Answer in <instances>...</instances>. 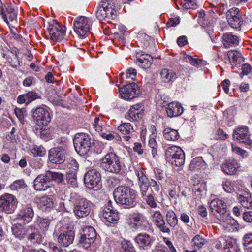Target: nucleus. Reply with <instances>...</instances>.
Returning a JSON list of instances; mask_svg holds the SVG:
<instances>
[{
  "label": "nucleus",
  "mask_w": 252,
  "mask_h": 252,
  "mask_svg": "<svg viewBox=\"0 0 252 252\" xmlns=\"http://www.w3.org/2000/svg\"><path fill=\"white\" fill-rule=\"evenodd\" d=\"M116 202L126 208L134 207L136 205L135 191L125 186H119L113 192Z\"/></svg>",
  "instance_id": "nucleus-1"
},
{
  "label": "nucleus",
  "mask_w": 252,
  "mask_h": 252,
  "mask_svg": "<svg viewBox=\"0 0 252 252\" xmlns=\"http://www.w3.org/2000/svg\"><path fill=\"white\" fill-rule=\"evenodd\" d=\"M210 208L213 215L220 222L231 224L232 220L226 203L220 199H215L210 203Z\"/></svg>",
  "instance_id": "nucleus-2"
},
{
  "label": "nucleus",
  "mask_w": 252,
  "mask_h": 252,
  "mask_svg": "<svg viewBox=\"0 0 252 252\" xmlns=\"http://www.w3.org/2000/svg\"><path fill=\"white\" fill-rule=\"evenodd\" d=\"M96 17L100 21L108 22L114 20L117 16V11L114 0H103L96 12Z\"/></svg>",
  "instance_id": "nucleus-3"
},
{
  "label": "nucleus",
  "mask_w": 252,
  "mask_h": 252,
  "mask_svg": "<svg viewBox=\"0 0 252 252\" xmlns=\"http://www.w3.org/2000/svg\"><path fill=\"white\" fill-rule=\"evenodd\" d=\"M100 166L105 171L118 174L121 170L123 164L116 154L110 152L101 159Z\"/></svg>",
  "instance_id": "nucleus-4"
},
{
  "label": "nucleus",
  "mask_w": 252,
  "mask_h": 252,
  "mask_svg": "<svg viewBox=\"0 0 252 252\" xmlns=\"http://www.w3.org/2000/svg\"><path fill=\"white\" fill-rule=\"evenodd\" d=\"M70 200L73 203V212L76 217L83 218L90 214L91 205L86 198L73 194L71 195Z\"/></svg>",
  "instance_id": "nucleus-5"
},
{
  "label": "nucleus",
  "mask_w": 252,
  "mask_h": 252,
  "mask_svg": "<svg viewBox=\"0 0 252 252\" xmlns=\"http://www.w3.org/2000/svg\"><path fill=\"white\" fill-rule=\"evenodd\" d=\"M73 144L77 153L83 156L90 151L91 146V138L84 133H77L73 139Z\"/></svg>",
  "instance_id": "nucleus-6"
},
{
  "label": "nucleus",
  "mask_w": 252,
  "mask_h": 252,
  "mask_svg": "<svg viewBox=\"0 0 252 252\" xmlns=\"http://www.w3.org/2000/svg\"><path fill=\"white\" fill-rule=\"evenodd\" d=\"M32 118L36 125V129L42 130L47 126L51 120L49 112L43 107H37L32 112ZM38 132L37 131V133Z\"/></svg>",
  "instance_id": "nucleus-7"
},
{
  "label": "nucleus",
  "mask_w": 252,
  "mask_h": 252,
  "mask_svg": "<svg viewBox=\"0 0 252 252\" xmlns=\"http://www.w3.org/2000/svg\"><path fill=\"white\" fill-rule=\"evenodd\" d=\"M90 29L89 19L84 16L77 17L74 22V30L81 38H85Z\"/></svg>",
  "instance_id": "nucleus-8"
},
{
  "label": "nucleus",
  "mask_w": 252,
  "mask_h": 252,
  "mask_svg": "<svg viewBox=\"0 0 252 252\" xmlns=\"http://www.w3.org/2000/svg\"><path fill=\"white\" fill-rule=\"evenodd\" d=\"M50 35V38L53 41L62 40L65 35L66 28L64 26L61 25L57 21H53L49 24L47 28Z\"/></svg>",
  "instance_id": "nucleus-9"
},
{
  "label": "nucleus",
  "mask_w": 252,
  "mask_h": 252,
  "mask_svg": "<svg viewBox=\"0 0 252 252\" xmlns=\"http://www.w3.org/2000/svg\"><path fill=\"white\" fill-rule=\"evenodd\" d=\"M226 15L230 26L235 29L240 28L243 21L238 8L233 7L230 9L226 12Z\"/></svg>",
  "instance_id": "nucleus-10"
},
{
  "label": "nucleus",
  "mask_w": 252,
  "mask_h": 252,
  "mask_svg": "<svg viewBox=\"0 0 252 252\" xmlns=\"http://www.w3.org/2000/svg\"><path fill=\"white\" fill-rule=\"evenodd\" d=\"M134 241L140 250H148L153 246L155 238L146 233H140L134 237Z\"/></svg>",
  "instance_id": "nucleus-11"
},
{
  "label": "nucleus",
  "mask_w": 252,
  "mask_h": 252,
  "mask_svg": "<svg viewBox=\"0 0 252 252\" xmlns=\"http://www.w3.org/2000/svg\"><path fill=\"white\" fill-rule=\"evenodd\" d=\"M16 202L15 197L11 194H5L0 197V209L8 213L14 210Z\"/></svg>",
  "instance_id": "nucleus-12"
},
{
  "label": "nucleus",
  "mask_w": 252,
  "mask_h": 252,
  "mask_svg": "<svg viewBox=\"0 0 252 252\" xmlns=\"http://www.w3.org/2000/svg\"><path fill=\"white\" fill-rule=\"evenodd\" d=\"M100 180V174L95 169L88 171L84 177V181L86 186L90 189H93L96 187Z\"/></svg>",
  "instance_id": "nucleus-13"
},
{
  "label": "nucleus",
  "mask_w": 252,
  "mask_h": 252,
  "mask_svg": "<svg viewBox=\"0 0 252 252\" xmlns=\"http://www.w3.org/2000/svg\"><path fill=\"white\" fill-rule=\"evenodd\" d=\"M67 151L59 148H52L49 151L48 159L50 161L55 164L63 163L65 159Z\"/></svg>",
  "instance_id": "nucleus-14"
},
{
  "label": "nucleus",
  "mask_w": 252,
  "mask_h": 252,
  "mask_svg": "<svg viewBox=\"0 0 252 252\" xmlns=\"http://www.w3.org/2000/svg\"><path fill=\"white\" fill-rule=\"evenodd\" d=\"M233 138L241 142L249 145H252V140L250 138L249 128L246 126L238 127L234 130Z\"/></svg>",
  "instance_id": "nucleus-15"
},
{
  "label": "nucleus",
  "mask_w": 252,
  "mask_h": 252,
  "mask_svg": "<svg viewBox=\"0 0 252 252\" xmlns=\"http://www.w3.org/2000/svg\"><path fill=\"white\" fill-rule=\"evenodd\" d=\"M137 87L136 83L132 82L120 88L119 91L122 96L125 99H132L139 94V91L137 90Z\"/></svg>",
  "instance_id": "nucleus-16"
},
{
  "label": "nucleus",
  "mask_w": 252,
  "mask_h": 252,
  "mask_svg": "<svg viewBox=\"0 0 252 252\" xmlns=\"http://www.w3.org/2000/svg\"><path fill=\"white\" fill-rule=\"evenodd\" d=\"M75 237V231L67 229L60 234L58 237L57 242L60 246L68 247L73 243Z\"/></svg>",
  "instance_id": "nucleus-17"
},
{
  "label": "nucleus",
  "mask_w": 252,
  "mask_h": 252,
  "mask_svg": "<svg viewBox=\"0 0 252 252\" xmlns=\"http://www.w3.org/2000/svg\"><path fill=\"white\" fill-rule=\"evenodd\" d=\"M102 216L104 219L111 223H116L119 220V216L116 210L113 209L111 201H109L107 206L102 211Z\"/></svg>",
  "instance_id": "nucleus-18"
},
{
  "label": "nucleus",
  "mask_w": 252,
  "mask_h": 252,
  "mask_svg": "<svg viewBox=\"0 0 252 252\" xmlns=\"http://www.w3.org/2000/svg\"><path fill=\"white\" fill-rule=\"evenodd\" d=\"M50 186L46 173L38 175L33 181V187L37 191H45Z\"/></svg>",
  "instance_id": "nucleus-19"
},
{
  "label": "nucleus",
  "mask_w": 252,
  "mask_h": 252,
  "mask_svg": "<svg viewBox=\"0 0 252 252\" xmlns=\"http://www.w3.org/2000/svg\"><path fill=\"white\" fill-rule=\"evenodd\" d=\"M34 216L33 209L30 205H26L20 211L17 219L23 221L24 224L28 223L32 220Z\"/></svg>",
  "instance_id": "nucleus-20"
},
{
  "label": "nucleus",
  "mask_w": 252,
  "mask_h": 252,
  "mask_svg": "<svg viewBox=\"0 0 252 252\" xmlns=\"http://www.w3.org/2000/svg\"><path fill=\"white\" fill-rule=\"evenodd\" d=\"M27 239L31 243L39 244L42 242V235L38 229L33 226H29L26 229Z\"/></svg>",
  "instance_id": "nucleus-21"
},
{
  "label": "nucleus",
  "mask_w": 252,
  "mask_h": 252,
  "mask_svg": "<svg viewBox=\"0 0 252 252\" xmlns=\"http://www.w3.org/2000/svg\"><path fill=\"white\" fill-rule=\"evenodd\" d=\"M152 218L153 221L161 231L167 233L170 232V229L166 226L163 217L159 211L154 212Z\"/></svg>",
  "instance_id": "nucleus-22"
},
{
  "label": "nucleus",
  "mask_w": 252,
  "mask_h": 252,
  "mask_svg": "<svg viewBox=\"0 0 252 252\" xmlns=\"http://www.w3.org/2000/svg\"><path fill=\"white\" fill-rule=\"evenodd\" d=\"M166 112L169 117H177L183 112V108L179 103H169L166 107Z\"/></svg>",
  "instance_id": "nucleus-23"
},
{
  "label": "nucleus",
  "mask_w": 252,
  "mask_h": 252,
  "mask_svg": "<svg viewBox=\"0 0 252 252\" xmlns=\"http://www.w3.org/2000/svg\"><path fill=\"white\" fill-rule=\"evenodd\" d=\"M239 164L235 159H229L225 163L223 164L221 167L222 171L228 175L234 174L237 169L239 167Z\"/></svg>",
  "instance_id": "nucleus-24"
},
{
  "label": "nucleus",
  "mask_w": 252,
  "mask_h": 252,
  "mask_svg": "<svg viewBox=\"0 0 252 252\" xmlns=\"http://www.w3.org/2000/svg\"><path fill=\"white\" fill-rule=\"evenodd\" d=\"M0 14L2 15V18L4 21L7 23L9 24L7 15L11 21L16 20L17 17V14L14 8L10 5H8L5 8V10L4 8L2 7L0 11Z\"/></svg>",
  "instance_id": "nucleus-25"
},
{
  "label": "nucleus",
  "mask_w": 252,
  "mask_h": 252,
  "mask_svg": "<svg viewBox=\"0 0 252 252\" xmlns=\"http://www.w3.org/2000/svg\"><path fill=\"white\" fill-rule=\"evenodd\" d=\"M141 197L143 200H144L147 204L151 207L155 208L158 206L156 203V194L153 191V189L151 191L148 190L141 193Z\"/></svg>",
  "instance_id": "nucleus-26"
},
{
  "label": "nucleus",
  "mask_w": 252,
  "mask_h": 252,
  "mask_svg": "<svg viewBox=\"0 0 252 252\" xmlns=\"http://www.w3.org/2000/svg\"><path fill=\"white\" fill-rule=\"evenodd\" d=\"M222 43L226 48L235 46L239 43L238 37L230 33H225L222 37Z\"/></svg>",
  "instance_id": "nucleus-27"
},
{
  "label": "nucleus",
  "mask_w": 252,
  "mask_h": 252,
  "mask_svg": "<svg viewBox=\"0 0 252 252\" xmlns=\"http://www.w3.org/2000/svg\"><path fill=\"white\" fill-rule=\"evenodd\" d=\"M207 164L201 157L194 158L191 161L189 166V169L192 171H199L201 169L204 170L206 168Z\"/></svg>",
  "instance_id": "nucleus-28"
},
{
  "label": "nucleus",
  "mask_w": 252,
  "mask_h": 252,
  "mask_svg": "<svg viewBox=\"0 0 252 252\" xmlns=\"http://www.w3.org/2000/svg\"><path fill=\"white\" fill-rule=\"evenodd\" d=\"M153 62V58L149 54H142L136 59V63L142 68L150 67Z\"/></svg>",
  "instance_id": "nucleus-29"
},
{
  "label": "nucleus",
  "mask_w": 252,
  "mask_h": 252,
  "mask_svg": "<svg viewBox=\"0 0 252 252\" xmlns=\"http://www.w3.org/2000/svg\"><path fill=\"white\" fill-rule=\"evenodd\" d=\"M161 79L162 82L169 83L174 81L177 78L176 73L167 69H162L160 72Z\"/></svg>",
  "instance_id": "nucleus-30"
},
{
  "label": "nucleus",
  "mask_w": 252,
  "mask_h": 252,
  "mask_svg": "<svg viewBox=\"0 0 252 252\" xmlns=\"http://www.w3.org/2000/svg\"><path fill=\"white\" fill-rule=\"evenodd\" d=\"M93 126L95 130L99 133L103 131H105L106 128L109 127V126L106 123L103 119H100L98 117L95 118Z\"/></svg>",
  "instance_id": "nucleus-31"
},
{
  "label": "nucleus",
  "mask_w": 252,
  "mask_h": 252,
  "mask_svg": "<svg viewBox=\"0 0 252 252\" xmlns=\"http://www.w3.org/2000/svg\"><path fill=\"white\" fill-rule=\"evenodd\" d=\"M182 149L178 146H171L168 147L165 151V158L166 160L169 162L171 160H173V158H175L180 152H181Z\"/></svg>",
  "instance_id": "nucleus-32"
},
{
  "label": "nucleus",
  "mask_w": 252,
  "mask_h": 252,
  "mask_svg": "<svg viewBox=\"0 0 252 252\" xmlns=\"http://www.w3.org/2000/svg\"><path fill=\"white\" fill-rule=\"evenodd\" d=\"M242 244L246 252H252V233H248L244 235Z\"/></svg>",
  "instance_id": "nucleus-33"
},
{
  "label": "nucleus",
  "mask_w": 252,
  "mask_h": 252,
  "mask_svg": "<svg viewBox=\"0 0 252 252\" xmlns=\"http://www.w3.org/2000/svg\"><path fill=\"white\" fill-rule=\"evenodd\" d=\"M239 200L243 207L248 209H252V194L247 193L245 195H240Z\"/></svg>",
  "instance_id": "nucleus-34"
},
{
  "label": "nucleus",
  "mask_w": 252,
  "mask_h": 252,
  "mask_svg": "<svg viewBox=\"0 0 252 252\" xmlns=\"http://www.w3.org/2000/svg\"><path fill=\"white\" fill-rule=\"evenodd\" d=\"M100 135L103 139L108 141L113 140L120 141L121 139V137L118 133L107 130V128H106V130L105 131H102L100 133Z\"/></svg>",
  "instance_id": "nucleus-35"
},
{
  "label": "nucleus",
  "mask_w": 252,
  "mask_h": 252,
  "mask_svg": "<svg viewBox=\"0 0 252 252\" xmlns=\"http://www.w3.org/2000/svg\"><path fill=\"white\" fill-rule=\"evenodd\" d=\"M163 136L167 140L176 141L179 137L177 130L166 128L163 131Z\"/></svg>",
  "instance_id": "nucleus-36"
},
{
  "label": "nucleus",
  "mask_w": 252,
  "mask_h": 252,
  "mask_svg": "<svg viewBox=\"0 0 252 252\" xmlns=\"http://www.w3.org/2000/svg\"><path fill=\"white\" fill-rule=\"evenodd\" d=\"M12 230L15 236L20 239L24 238V236L26 235V229H24L22 225L19 223L13 225Z\"/></svg>",
  "instance_id": "nucleus-37"
},
{
  "label": "nucleus",
  "mask_w": 252,
  "mask_h": 252,
  "mask_svg": "<svg viewBox=\"0 0 252 252\" xmlns=\"http://www.w3.org/2000/svg\"><path fill=\"white\" fill-rule=\"evenodd\" d=\"M166 219L168 224L170 226L174 227L177 225L178 219L173 211L170 210L167 212Z\"/></svg>",
  "instance_id": "nucleus-38"
},
{
  "label": "nucleus",
  "mask_w": 252,
  "mask_h": 252,
  "mask_svg": "<svg viewBox=\"0 0 252 252\" xmlns=\"http://www.w3.org/2000/svg\"><path fill=\"white\" fill-rule=\"evenodd\" d=\"M46 173L50 182L55 181L57 183H61L63 180L64 176L62 173L51 171H47Z\"/></svg>",
  "instance_id": "nucleus-39"
},
{
  "label": "nucleus",
  "mask_w": 252,
  "mask_h": 252,
  "mask_svg": "<svg viewBox=\"0 0 252 252\" xmlns=\"http://www.w3.org/2000/svg\"><path fill=\"white\" fill-rule=\"evenodd\" d=\"M172 159L173 160H171L168 162L176 166L180 167L183 165L185 160V154L183 151L182 150L181 152H180L179 153L176 155L175 158H173Z\"/></svg>",
  "instance_id": "nucleus-40"
},
{
  "label": "nucleus",
  "mask_w": 252,
  "mask_h": 252,
  "mask_svg": "<svg viewBox=\"0 0 252 252\" xmlns=\"http://www.w3.org/2000/svg\"><path fill=\"white\" fill-rule=\"evenodd\" d=\"M121 244V252H136L135 247L130 241L124 240Z\"/></svg>",
  "instance_id": "nucleus-41"
},
{
  "label": "nucleus",
  "mask_w": 252,
  "mask_h": 252,
  "mask_svg": "<svg viewBox=\"0 0 252 252\" xmlns=\"http://www.w3.org/2000/svg\"><path fill=\"white\" fill-rule=\"evenodd\" d=\"M143 110H138L134 108H131L128 111V116L129 119L132 121H137L139 119H141L143 116Z\"/></svg>",
  "instance_id": "nucleus-42"
},
{
  "label": "nucleus",
  "mask_w": 252,
  "mask_h": 252,
  "mask_svg": "<svg viewBox=\"0 0 252 252\" xmlns=\"http://www.w3.org/2000/svg\"><path fill=\"white\" fill-rule=\"evenodd\" d=\"M37 222L39 227L45 234L49 230L51 220L47 218H39L37 220Z\"/></svg>",
  "instance_id": "nucleus-43"
},
{
  "label": "nucleus",
  "mask_w": 252,
  "mask_h": 252,
  "mask_svg": "<svg viewBox=\"0 0 252 252\" xmlns=\"http://www.w3.org/2000/svg\"><path fill=\"white\" fill-rule=\"evenodd\" d=\"M118 129L124 135L130 134L134 131L132 126L129 123H124L121 124L118 127Z\"/></svg>",
  "instance_id": "nucleus-44"
},
{
  "label": "nucleus",
  "mask_w": 252,
  "mask_h": 252,
  "mask_svg": "<svg viewBox=\"0 0 252 252\" xmlns=\"http://www.w3.org/2000/svg\"><path fill=\"white\" fill-rule=\"evenodd\" d=\"M66 180L72 187H77V172L75 171H69L66 174Z\"/></svg>",
  "instance_id": "nucleus-45"
},
{
  "label": "nucleus",
  "mask_w": 252,
  "mask_h": 252,
  "mask_svg": "<svg viewBox=\"0 0 252 252\" xmlns=\"http://www.w3.org/2000/svg\"><path fill=\"white\" fill-rule=\"evenodd\" d=\"M83 235L90 239L94 241L96 237V233L94 228L89 226L83 230Z\"/></svg>",
  "instance_id": "nucleus-46"
},
{
  "label": "nucleus",
  "mask_w": 252,
  "mask_h": 252,
  "mask_svg": "<svg viewBox=\"0 0 252 252\" xmlns=\"http://www.w3.org/2000/svg\"><path fill=\"white\" fill-rule=\"evenodd\" d=\"M181 5L185 9H195L197 7L196 0H182Z\"/></svg>",
  "instance_id": "nucleus-47"
},
{
  "label": "nucleus",
  "mask_w": 252,
  "mask_h": 252,
  "mask_svg": "<svg viewBox=\"0 0 252 252\" xmlns=\"http://www.w3.org/2000/svg\"><path fill=\"white\" fill-rule=\"evenodd\" d=\"M94 242L92 239L87 238L83 234L81 235L79 240V245L86 249L90 248Z\"/></svg>",
  "instance_id": "nucleus-48"
},
{
  "label": "nucleus",
  "mask_w": 252,
  "mask_h": 252,
  "mask_svg": "<svg viewBox=\"0 0 252 252\" xmlns=\"http://www.w3.org/2000/svg\"><path fill=\"white\" fill-rule=\"evenodd\" d=\"M56 147L54 148H59L60 149L63 148L64 151H67L68 145L67 139L65 137H61L56 140Z\"/></svg>",
  "instance_id": "nucleus-49"
},
{
  "label": "nucleus",
  "mask_w": 252,
  "mask_h": 252,
  "mask_svg": "<svg viewBox=\"0 0 252 252\" xmlns=\"http://www.w3.org/2000/svg\"><path fill=\"white\" fill-rule=\"evenodd\" d=\"M154 137H155L154 134H152L149 140V146L152 149L151 153L153 157H155L157 155L158 145Z\"/></svg>",
  "instance_id": "nucleus-50"
},
{
  "label": "nucleus",
  "mask_w": 252,
  "mask_h": 252,
  "mask_svg": "<svg viewBox=\"0 0 252 252\" xmlns=\"http://www.w3.org/2000/svg\"><path fill=\"white\" fill-rule=\"evenodd\" d=\"M142 43L143 44L144 48L145 49H150L151 47L154 45V39L145 34L143 37Z\"/></svg>",
  "instance_id": "nucleus-51"
},
{
  "label": "nucleus",
  "mask_w": 252,
  "mask_h": 252,
  "mask_svg": "<svg viewBox=\"0 0 252 252\" xmlns=\"http://www.w3.org/2000/svg\"><path fill=\"white\" fill-rule=\"evenodd\" d=\"M220 242L223 243L224 252L228 250L230 247H232L233 245H236L234 241L230 238L227 239L220 238Z\"/></svg>",
  "instance_id": "nucleus-52"
},
{
  "label": "nucleus",
  "mask_w": 252,
  "mask_h": 252,
  "mask_svg": "<svg viewBox=\"0 0 252 252\" xmlns=\"http://www.w3.org/2000/svg\"><path fill=\"white\" fill-rule=\"evenodd\" d=\"M26 95L27 97V104H29L36 99L41 98L40 94L34 91H29L26 94Z\"/></svg>",
  "instance_id": "nucleus-53"
},
{
  "label": "nucleus",
  "mask_w": 252,
  "mask_h": 252,
  "mask_svg": "<svg viewBox=\"0 0 252 252\" xmlns=\"http://www.w3.org/2000/svg\"><path fill=\"white\" fill-rule=\"evenodd\" d=\"M31 166L35 169H40L42 168L43 162L41 158H34L30 162Z\"/></svg>",
  "instance_id": "nucleus-54"
},
{
  "label": "nucleus",
  "mask_w": 252,
  "mask_h": 252,
  "mask_svg": "<svg viewBox=\"0 0 252 252\" xmlns=\"http://www.w3.org/2000/svg\"><path fill=\"white\" fill-rule=\"evenodd\" d=\"M31 152L35 156L42 157L45 155L46 151L44 147L36 146L31 149Z\"/></svg>",
  "instance_id": "nucleus-55"
},
{
  "label": "nucleus",
  "mask_w": 252,
  "mask_h": 252,
  "mask_svg": "<svg viewBox=\"0 0 252 252\" xmlns=\"http://www.w3.org/2000/svg\"><path fill=\"white\" fill-rule=\"evenodd\" d=\"M205 14L204 13V11L202 10H199L197 12V13L196 14L195 16L194 17V19L197 20L198 23L201 25V26H204L205 25V23L204 21H205Z\"/></svg>",
  "instance_id": "nucleus-56"
},
{
  "label": "nucleus",
  "mask_w": 252,
  "mask_h": 252,
  "mask_svg": "<svg viewBox=\"0 0 252 252\" xmlns=\"http://www.w3.org/2000/svg\"><path fill=\"white\" fill-rule=\"evenodd\" d=\"M68 167L70 169L69 171H75L76 172L79 168V164L77 161L72 158H70L68 161Z\"/></svg>",
  "instance_id": "nucleus-57"
},
{
  "label": "nucleus",
  "mask_w": 252,
  "mask_h": 252,
  "mask_svg": "<svg viewBox=\"0 0 252 252\" xmlns=\"http://www.w3.org/2000/svg\"><path fill=\"white\" fill-rule=\"evenodd\" d=\"M227 55L230 61H237L241 58V53L236 50L229 51Z\"/></svg>",
  "instance_id": "nucleus-58"
},
{
  "label": "nucleus",
  "mask_w": 252,
  "mask_h": 252,
  "mask_svg": "<svg viewBox=\"0 0 252 252\" xmlns=\"http://www.w3.org/2000/svg\"><path fill=\"white\" fill-rule=\"evenodd\" d=\"M205 240L200 235H197L194 236L192 240L193 244L198 248H201L204 244Z\"/></svg>",
  "instance_id": "nucleus-59"
},
{
  "label": "nucleus",
  "mask_w": 252,
  "mask_h": 252,
  "mask_svg": "<svg viewBox=\"0 0 252 252\" xmlns=\"http://www.w3.org/2000/svg\"><path fill=\"white\" fill-rule=\"evenodd\" d=\"M147 223L148 221L146 220V219H145L143 222L139 221L138 222L134 223L133 227L136 229H140L141 230H145L147 227Z\"/></svg>",
  "instance_id": "nucleus-60"
},
{
  "label": "nucleus",
  "mask_w": 252,
  "mask_h": 252,
  "mask_svg": "<svg viewBox=\"0 0 252 252\" xmlns=\"http://www.w3.org/2000/svg\"><path fill=\"white\" fill-rule=\"evenodd\" d=\"M41 202L47 208H51L54 206V202L52 199L47 196H43L41 199Z\"/></svg>",
  "instance_id": "nucleus-61"
},
{
  "label": "nucleus",
  "mask_w": 252,
  "mask_h": 252,
  "mask_svg": "<svg viewBox=\"0 0 252 252\" xmlns=\"http://www.w3.org/2000/svg\"><path fill=\"white\" fill-rule=\"evenodd\" d=\"M15 113L20 121L24 119V116L26 114V110L25 108H16L15 109Z\"/></svg>",
  "instance_id": "nucleus-62"
},
{
  "label": "nucleus",
  "mask_w": 252,
  "mask_h": 252,
  "mask_svg": "<svg viewBox=\"0 0 252 252\" xmlns=\"http://www.w3.org/2000/svg\"><path fill=\"white\" fill-rule=\"evenodd\" d=\"M240 75L242 78L244 75H247L251 72V66L248 63H245L242 65Z\"/></svg>",
  "instance_id": "nucleus-63"
},
{
  "label": "nucleus",
  "mask_w": 252,
  "mask_h": 252,
  "mask_svg": "<svg viewBox=\"0 0 252 252\" xmlns=\"http://www.w3.org/2000/svg\"><path fill=\"white\" fill-rule=\"evenodd\" d=\"M141 193L149 190L150 183L148 179L139 182Z\"/></svg>",
  "instance_id": "nucleus-64"
}]
</instances>
